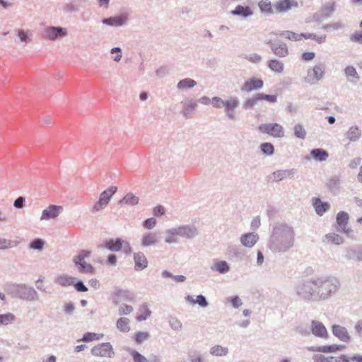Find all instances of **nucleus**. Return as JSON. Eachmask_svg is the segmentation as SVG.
<instances>
[{
    "mask_svg": "<svg viewBox=\"0 0 362 362\" xmlns=\"http://www.w3.org/2000/svg\"><path fill=\"white\" fill-rule=\"evenodd\" d=\"M294 241L293 227L287 223H276L272 228L267 246L274 254L282 255L293 247Z\"/></svg>",
    "mask_w": 362,
    "mask_h": 362,
    "instance_id": "obj_1",
    "label": "nucleus"
},
{
    "mask_svg": "<svg viewBox=\"0 0 362 362\" xmlns=\"http://www.w3.org/2000/svg\"><path fill=\"white\" fill-rule=\"evenodd\" d=\"M316 300L325 301L336 295L341 288L339 279L332 275L316 277Z\"/></svg>",
    "mask_w": 362,
    "mask_h": 362,
    "instance_id": "obj_2",
    "label": "nucleus"
},
{
    "mask_svg": "<svg viewBox=\"0 0 362 362\" xmlns=\"http://www.w3.org/2000/svg\"><path fill=\"white\" fill-rule=\"evenodd\" d=\"M6 291L12 298L26 301H35L38 300V294L35 289L25 284H8L6 287Z\"/></svg>",
    "mask_w": 362,
    "mask_h": 362,
    "instance_id": "obj_3",
    "label": "nucleus"
},
{
    "mask_svg": "<svg viewBox=\"0 0 362 362\" xmlns=\"http://www.w3.org/2000/svg\"><path fill=\"white\" fill-rule=\"evenodd\" d=\"M298 297L308 301H315L316 300V277L300 281L295 288Z\"/></svg>",
    "mask_w": 362,
    "mask_h": 362,
    "instance_id": "obj_4",
    "label": "nucleus"
},
{
    "mask_svg": "<svg viewBox=\"0 0 362 362\" xmlns=\"http://www.w3.org/2000/svg\"><path fill=\"white\" fill-rule=\"evenodd\" d=\"M117 187L115 186H110L104 190L99 197V199L94 204L93 209L95 211H99L103 209L109 203L112 197L116 193Z\"/></svg>",
    "mask_w": 362,
    "mask_h": 362,
    "instance_id": "obj_5",
    "label": "nucleus"
},
{
    "mask_svg": "<svg viewBox=\"0 0 362 362\" xmlns=\"http://www.w3.org/2000/svg\"><path fill=\"white\" fill-rule=\"evenodd\" d=\"M325 76V66L322 64L315 65L312 69H309L304 81L309 84H315L321 81Z\"/></svg>",
    "mask_w": 362,
    "mask_h": 362,
    "instance_id": "obj_6",
    "label": "nucleus"
},
{
    "mask_svg": "<svg viewBox=\"0 0 362 362\" xmlns=\"http://www.w3.org/2000/svg\"><path fill=\"white\" fill-rule=\"evenodd\" d=\"M259 130L264 134H269L275 138L284 136L283 127L278 123H265L259 126Z\"/></svg>",
    "mask_w": 362,
    "mask_h": 362,
    "instance_id": "obj_7",
    "label": "nucleus"
},
{
    "mask_svg": "<svg viewBox=\"0 0 362 362\" xmlns=\"http://www.w3.org/2000/svg\"><path fill=\"white\" fill-rule=\"evenodd\" d=\"M68 34L67 30L65 28L60 26H48L42 33V37L49 40H56L59 38L66 37Z\"/></svg>",
    "mask_w": 362,
    "mask_h": 362,
    "instance_id": "obj_8",
    "label": "nucleus"
},
{
    "mask_svg": "<svg viewBox=\"0 0 362 362\" xmlns=\"http://www.w3.org/2000/svg\"><path fill=\"white\" fill-rule=\"evenodd\" d=\"M90 353L94 356L112 358L115 355L114 349L110 342H103L93 346Z\"/></svg>",
    "mask_w": 362,
    "mask_h": 362,
    "instance_id": "obj_9",
    "label": "nucleus"
},
{
    "mask_svg": "<svg viewBox=\"0 0 362 362\" xmlns=\"http://www.w3.org/2000/svg\"><path fill=\"white\" fill-rule=\"evenodd\" d=\"M264 42L269 45L272 52L276 57L284 58L288 56V47L285 42H274L271 39L265 40Z\"/></svg>",
    "mask_w": 362,
    "mask_h": 362,
    "instance_id": "obj_10",
    "label": "nucleus"
},
{
    "mask_svg": "<svg viewBox=\"0 0 362 362\" xmlns=\"http://www.w3.org/2000/svg\"><path fill=\"white\" fill-rule=\"evenodd\" d=\"M299 4L296 0H279L274 4L276 13H284L293 8H298Z\"/></svg>",
    "mask_w": 362,
    "mask_h": 362,
    "instance_id": "obj_11",
    "label": "nucleus"
},
{
    "mask_svg": "<svg viewBox=\"0 0 362 362\" xmlns=\"http://www.w3.org/2000/svg\"><path fill=\"white\" fill-rule=\"evenodd\" d=\"M128 21V14L123 13L115 16L105 18L102 20V23L112 27H121L127 23Z\"/></svg>",
    "mask_w": 362,
    "mask_h": 362,
    "instance_id": "obj_12",
    "label": "nucleus"
},
{
    "mask_svg": "<svg viewBox=\"0 0 362 362\" xmlns=\"http://www.w3.org/2000/svg\"><path fill=\"white\" fill-rule=\"evenodd\" d=\"M310 334L315 337L327 339L329 337V334L327 328L322 322L317 320H312L310 324Z\"/></svg>",
    "mask_w": 362,
    "mask_h": 362,
    "instance_id": "obj_13",
    "label": "nucleus"
},
{
    "mask_svg": "<svg viewBox=\"0 0 362 362\" xmlns=\"http://www.w3.org/2000/svg\"><path fill=\"white\" fill-rule=\"evenodd\" d=\"M349 216V214L345 211H340L337 215V223L339 226V230H341L348 236H351L353 233V230L347 228L348 221Z\"/></svg>",
    "mask_w": 362,
    "mask_h": 362,
    "instance_id": "obj_14",
    "label": "nucleus"
},
{
    "mask_svg": "<svg viewBox=\"0 0 362 362\" xmlns=\"http://www.w3.org/2000/svg\"><path fill=\"white\" fill-rule=\"evenodd\" d=\"M113 298V303L117 305L119 301V298H122L124 300L133 302L135 300L134 294L129 290H123L119 288H115V291L112 294Z\"/></svg>",
    "mask_w": 362,
    "mask_h": 362,
    "instance_id": "obj_15",
    "label": "nucleus"
},
{
    "mask_svg": "<svg viewBox=\"0 0 362 362\" xmlns=\"http://www.w3.org/2000/svg\"><path fill=\"white\" fill-rule=\"evenodd\" d=\"M332 332L334 336L343 342L349 343L351 339V337L345 327L339 325H334L332 327Z\"/></svg>",
    "mask_w": 362,
    "mask_h": 362,
    "instance_id": "obj_16",
    "label": "nucleus"
},
{
    "mask_svg": "<svg viewBox=\"0 0 362 362\" xmlns=\"http://www.w3.org/2000/svg\"><path fill=\"white\" fill-rule=\"evenodd\" d=\"M177 233L179 236L191 239L197 235V229L192 225H185L175 228Z\"/></svg>",
    "mask_w": 362,
    "mask_h": 362,
    "instance_id": "obj_17",
    "label": "nucleus"
},
{
    "mask_svg": "<svg viewBox=\"0 0 362 362\" xmlns=\"http://www.w3.org/2000/svg\"><path fill=\"white\" fill-rule=\"evenodd\" d=\"M123 239L121 238H109L103 241L101 247L111 252H119L122 249Z\"/></svg>",
    "mask_w": 362,
    "mask_h": 362,
    "instance_id": "obj_18",
    "label": "nucleus"
},
{
    "mask_svg": "<svg viewBox=\"0 0 362 362\" xmlns=\"http://www.w3.org/2000/svg\"><path fill=\"white\" fill-rule=\"evenodd\" d=\"M62 210V207L61 206L51 204L42 211L40 219L49 220L59 216Z\"/></svg>",
    "mask_w": 362,
    "mask_h": 362,
    "instance_id": "obj_19",
    "label": "nucleus"
},
{
    "mask_svg": "<svg viewBox=\"0 0 362 362\" xmlns=\"http://www.w3.org/2000/svg\"><path fill=\"white\" fill-rule=\"evenodd\" d=\"M134 270L142 271L148 267V259L142 252L134 253Z\"/></svg>",
    "mask_w": 362,
    "mask_h": 362,
    "instance_id": "obj_20",
    "label": "nucleus"
},
{
    "mask_svg": "<svg viewBox=\"0 0 362 362\" xmlns=\"http://www.w3.org/2000/svg\"><path fill=\"white\" fill-rule=\"evenodd\" d=\"M259 240V236L255 233L243 234L240 238L242 245L246 247H252Z\"/></svg>",
    "mask_w": 362,
    "mask_h": 362,
    "instance_id": "obj_21",
    "label": "nucleus"
},
{
    "mask_svg": "<svg viewBox=\"0 0 362 362\" xmlns=\"http://www.w3.org/2000/svg\"><path fill=\"white\" fill-rule=\"evenodd\" d=\"M344 136L350 142H356L361 137V130L357 125H353L349 128Z\"/></svg>",
    "mask_w": 362,
    "mask_h": 362,
    "instance_id": "obj_22",
    "label": "nucleus"
},
{
    "mask_svg": "<svg viewBox=\"0 0 362 362\" xmlns=\"http://www.w3.org/2000/svg\"><path fill=\"white\" fill-rule=\"evenodd\" d=\"M295 174V169L279 170L272 173V178L274 181L279 182L287 177H293Z\"/></svg>",
    "mask_w": 362,
    "mask_h": 362,
    "instance_id": "obj_23",
    "label": "nucleus"
},
{
    "mask_svg": "<svg viewBox=\"0 0 362 362\" xmlns=\"http://www.w3.org/2000/svg\"><path fill=\"white\" fill-rule=\"evenodd\" d=\"M139 197L136 196L132 192H129L126 194L122 199H121L118 202V204L123 206V205H128V206H136L139 204Z\"/></svg>",
    "mask_w": 362,
    "mask_h": 362,
    "instance_id": "obj_24",
    "label": "nucleus"
},
{
    "mask_svg": "<svg viewBox=\"0 0 362 362\" xmlns=\"http://www.w3.org/2000/svg\"><path fill=\"white\" fill-rule=\"evenodd\" d=\"M262 86L263 81L261 79L252 78L244 83L243 86L242 87V90L250 92L255 89H259Z\"/></svg>",
    "mask_w": 362,
    "mask_h": 362,
    "instance_id": "obj_25",
    "label": "nucleus"
},
{
    "mask_svg": "<svg viewBox=\"0 0 362 362\" xmlns=\"http://www.w3.org/2000/svg\"><path fill=\"white\" fill-rule=\"evenodd\" d=\"M74 263L80 273L89 274H94L95 273L94 267L85 261L74 262Z\"/></svg>",
    "mask_w": 362,
    "mask_h": 362,
    "instance_id": "obj_26",
    "label": "nucleus"
},
{
    "mask_svg": "<svg viewBox=\"0 0 362 362\" xmlns=\"http://www.w3.org/2000/svg\"><path fill=\"white\" fill-rule=\"evenodd\" d=\"M158 242L156 233L149 232L144 234L141 238V245L143 247H149L155 245Z\"/></svg>",
    "mask_w": 362,
    "mask_h": 362,
    "instance_id": "obj_27",
    "label": "nucleus"
},
{
    "mask_svg": "<svg viewBox=\"0 0 362 362\" xmlns=\"http://www.w3.org/2000/svg\"><path fill=\"white\" fill-rule=\"evenodd\" d=\"M267 66L277 74H281L283 73L284 69V64L276 59H270L267 62Z\"/></svg>",
    "mask_w": 362,
    "mask_h": 362,
    "instance_id": "obj_28",
    "label": "nucleus"
},
{
    "mask_svg": "<svg viewBox=\"0 0 362 362\" xmlns=\"http://www.w3.org/2000/svg\"><path fill=\"white\" fill-rule=\"evenodd\" d=\"M230 13L233 16H239L243 18H247L251 16L253 14V12L249 6L238 5L233 11H231Z\"/></svg>",
    "mask_w": 362,
    "mask_h": 362,
    "instance_id": "obj_29",
    "label": "nucleus"
},
{
    "mask_svg": "<svg viewBox=\"0 0 362 362\" xmlns=\"http://www.w3.org/2000/svg\"><path fill=\"white\" fill-rule=\"evenodd\" d=\"M311 157L316 161H325L328 156V152L323 148H314L310 151Z\"/></svg>",
    "mask_w": 362,
    "mask_h": 362,
    "instance_id": "obj_30",
    "label": "nucleus"
},
{
    "mask_svg": "<svg viewBox=\"0 0 362 362\" xmlns=\"http://www.w3.org/2000/svg\"><path fill=\"white\" fill-rule=\"evenodd\" d=\"M183 107L182 113L185 117H190L192 112L196 110L197 107V101H192V100L185 101L183 103Z\"/></svg>",
    "mask_w": 362,
    "mask_h": 362,
    "instance_id": "obj_31",
    "label": "nucleus"
},
{
    "mask_svg": "<svg viewBox=\"0 0 362 362\" xmlns=\"http://www.w3.org/2000/svg\"><path fill=\"white\" fill-rule=\"evenodd\" d=\"M76 280V278L71 276H69L67 274H62L59 275L54 280V282L62 286L66 287L69 286H72L74 284V281Z\"/></svg>",
    "mask_w": 362,
    "mask_h": 362,
    "instance_id": "obj_32",
    "label": "nucleus"
},
{
    "mask_svg": "<svg viewBox=\"0 0 362 362\" xmlns=\"http://www.w3.org/2000/svg\"><path fill=\"white\" fill-rule=\"evenodd\" d=\"M323 242L338 245L343 243L344 238L337 233H330L325 235L323 239Z\"/></svg>",
    "mask_w": 362,
    "mask_h": 362,
    "instance_id": "obj_33",
    "label": "nucleus"
},
{
    "mask_svg": "<svg viewBox=\"0 0 362 362\" xmlns=\"http://www.w3.org/2000/svg\"><path fill=\"white\" fill-rule=\"evenodd\" d=\"M336 10V6L335 2L332 1H329L325 4V5L322 6L321 9V12L323 13L324 18H326V19H328L331 17L332 13Z\"/></svg>",
    "mask_w": 362,
    "mask_h": 362,
    "instance_id": "obj_34",
    "label": "nucleus"
},
{
    "mask_svg": "<svg viewBox=\"0 0 362 362\" xmlns=\"http://www.w3.org/2000/svg\"><path fill=\"white\" fill-rule=\"evenodd\" d=\"M151 315V311L148 308V305L146 303L142 304L138 312V315L136 319L141 322L146 320L150 315Z\"/></svg>",
    "mask_w": 362,
    "mask_h": 362,
    "instance_id": "obj_35",
    "label": "nucleus"
},
{
    "mask_svg": "<svg viewBox=\"0 0 362 362\" xmlns=\"http://www.w3.org/2000/svg\"><path fill=\"white\" fill-rule=\"evenodd\" d=\"M196 85V81L190 78H185L177 83V88L179 90H187L194 88Z\"/></svg>",
    "mask_w": 362,
    "mask_h": 362,
    "instance_id": "obj_36",
    "label": "nucleus"
},
{
    "mask_svg": "<svg viewBox=\"0 0 362 362\" xmlns=\"http://www.w3.org/2000/svg\"><path fill=\"white\" fill-rule=\"evenodd\" d=\"M279 35L291 41H300L303 39L302 33H297L291 30L282 31Z\"/></svg>",
    "mask_w": 362,
    "mask_h": 362,
    "instance_id": "obj_37",
    "label": "nucleus"
},
{
    "mask_svg": "<svg viewBox=\"0 0 362 362\" xmlns=\"http://www.w3.org/2000/svg\"><path fill=\"white\" fill-rule=\"evenodd\" d=\"M116 327L122 332H128L130 330L129 320L127 317L119 318Z\"/></svg>",
    "mask_w": 362,
    "mask_h": 362,
    "instance_id": "obj_38",
    "label": "nucleus"
},
{
    "mask_svg": "<svg viewBox=\"0 0 362 362\" xmlns=\"http://www.w3.org/2000/svg\"><path fill=\"white\" fill-rule=\"evenodd\" d=\"M316 213L318 215H322L329 209V204L327 202H322L320 199H316L314 203Z\"/></svg>",
    "mask_w": 362,
    "mask_h": 362,
    "instance_id": "obj_39",
    "label": "nucleus"
},
{
    "mask_svg": "<svg viewBox=\"0 0 362 362\" xmlns=\"http://www.w3.org/2000/svg\"><path fill=\"white\" fill-rule=\"evenodd\" d=\"M177 230L175 228H173L170 229H168L165 231L166 237L165 238V242L166 243H178V238L177 236L178 235L176 233Z\"/></svg>",
    "mask_w": 362,
    "mask_h": 362,
    "instance_id": "obj_40",
    "label": "nucleus"
},
{
    "mask_svg": "<svg viewBox=\"0 0 362 362\" xmlns=\"http://www.w3.org/2000/svg\"><path fill=\"white\" fill-rule=\"evenodd\" d=\"M258 6L262 13L266 14H272L274 13L271 1L269 0H261Z\"/></svg>",
    "mask_w": 362,
    "mask_h": 362,
    "instance_id": "obj_41",
    "label": "nucleus"
},
{
    "mask_svg": "<svg viewBox=\"0 0 362 362\" xmlns=\"http://www.w3.org/2000/svg\"><path fill=\"white\" fill-rule=\"evenodd\" d=\"M293 134L296 138L300 140H304L307 135L305 129L301 124L299 123L294 125Z\"/></svg>",
    "mask_w": 362,
    "mask_h": 362,
    "instance_id": "obj_42",
    "label": "nucleus"
},
{
    "mask_svg": "<svg viewBox=\"0 0 362 362\" xmlns=\"http://www.w3.org/2000/svg\"><path fill=\"white\" fill-rule=\"evenodd\" d=\"M19 244L17 240H8L0 237V250H6L16 247Z\"/></svg>",
    "mask_w": 362,
    "mask_h": 362,
    "instance_id": "obj_43",
    "label": "nucleus"
},
{
    "mask_svg": "<svg viewBox=\"0 0 362 362\" xmlns=\"http://www.w3.org/2000/svg\"><path fill=\"white\" fill-rule=\"evenodd\" d=\"M103 334H99L95 332H86L83 337L79 340L83 342H90L95 340H99L103 337Z\"/></svg>",
    "mask_w": 362,
    "mask_h": 362,
    "instance_id": "obj_44",
    "label": "nucleus"
},
{
    "mask_svg": "<svg viewBox=\"0 0 362 362\" xmlns=\"http://www.w3.org/2000/svg\"><path fill=\"white\" fill-rule=\"evenodd\" d=\"M344 74L346 77L349 79L350 78H353L355 79L354 82H357L359 81L360 77L356 70V69L353 66H348L344 69Z\"/></svg>",
    "mask_w": 362,
    "mask_h": 362,
    "instance_id": "obj_45",
    "label": "nucleus"
},
{
    "mask_svg": "<svg viewBox=\"0 0 362 362\" xmlns=\"http://www.w3.org/2000/svg\"><path fill=\"white\" fill-rule=\"evenodd\" d=\"M45 241L41 238H35L33 240L30 244L29 247L34 250L41 251L43 250Z\"/></svg>",
    "mask_w": 362,
    "mask_h": 362,
    "instance_id": "obj_46",
    "label": "nucleus"
},
{
    "mask_svg": "<svg viewBox=\"0 0 362 362\" xmlns=\"http://www.w3.org/2000/svg\"><path fill=\"white\" fill-rule=\"evenodd\" d=\"M212 271L218 272L220 274L226 273V261H217L211 267Z\"/></svg>",
    "mask_w": 362,
    "mask_h": 362,
    "instance_id": "obj_47",
    "label": "nucleus"
},
{
    "mask_svg": "<svg viewBox=\"0 0 362 362\" xmlns=\"http://www.w3.org/2000/svg\"><path fill=\"white\" fill-rule=\"evenodd\" d=\"M345 346L343 345H327L320 346V352L322 353H333L343 349Z\"/></svg>",
    "mask_w": 362,
    "mask_h": 362,
    "instance_id": "obj_48",
    "label": "nucleus"
},
{
    "mask_svg": "<svg viewBox=\"0 0 362 362\" xmlns=\"http://www.w3.org/2000/svg\"><path fill=\"white\" fill-rule=\"evenodd\" d=\"M15 320V315L11 313L0 314V325H7Z\"/></svg>",
    "mask_w": 362,
    "mask_h": 362,
    "instance_id": "obj_49",
    "label": "nucleus"
},
{
    "mask_svg": "<svg viewBox=\"0 0 362 362\" xmlns=\"http://www.w3.org/2000/svg\"><path fill=\"white\" fill-rule=\"evenodd\" d=\"M129 353L132 356L134 362H148L147 358L135 349H129Z\"/></svg>",
    "mask_w": 362,
    "mask_h": 362,
    "instance_id": "obj_50",
    "label": "nucleus"
},
{
    "mask_svg": "<svg viewBox=\"0 0 362 362\" xmlns=\"http://www.w3.org/2000/svg\"><path fill=\"white\" fill-rule=\"evenodd\" d=\"M344 28V25L341 22H334L332 23L325 24L322 26V29L325 30H339Z\"/></svg>",
    "mask_w": 362,
    "mask_h": 362,
    "instance_id": "obj_51",
    "label": "nucleus"
},
{
    "mask_svg": "<svg viewBox=\"0 0 362 362\" xmlns=\"http://www.w3.org/2000/svg\"><path fill=\"white\" fill-rule=\"evenodd\" d=\"M296 332L303 337H308L310 334V326L308 327L305 325H299L296 328Z\"/></svg>",
    "mask_w": 362,
    "mask_h": 362,
    "instance_id": "obj_52",
    "label": "nucleus"
},
{
    "mask_svg": "<svg viewBox=\"0 0 362 362\" xmlns=\"http://www.w3.org/2000/svg\"><path fill=\"white\" fill-rule=\"evenodd\" d=\"M150 337L148 332H138L134 335V340L137 344H141Z\"/></svg>",
    "mask_w": 362,
    "mask_h": 362,
    "instance_id": "obj_53",
    "label": "nucleus"
},
{
    "mask_svg": "<svg viewBox=\"0 0 362 362\" xmlns=\"http://www.w3.org/2000/svg\"><path fill=\"white\" fill-rule=\"evenodd\" d=\"M90 253L91 252L89 250H81V251H79L78 254L74 257L73 262L85 261V258L90 257Z\"/></svg>",
    "mask_w": 362,
    "mask_h": 362,
    "instance_id": "obj_54",
    "label": "nucleus"
},
{
    "mask_svg": "<svg viewBox=\"0 0 362 362\" xmlns=\"http://www.w3.org/2000/svg\"><path fill=\"white\" fill-rule=\"evenodd\" d=\"M210 354L214 356H223L226 354V348L221 346H214L210 350Z\"/></svg>",
    "mask_w": 362,
    "mask_h": 362,
    "instance_id": "obj_55",
    "label": "nucleus"
},
{
    "mask_svg": "<svg viewBox=\"0 0 362 362\" xmlns=\"http://www.w3.org/2000/svg\"><path fill=\"white\" fill-rule=\"evenodd\" d=\"M327 185L330 189H337L340 185L339 178L337 176L330 177L327 183Z\"/></svg>",
    "mask_w": 362,
    "mask_h": 362,
    "instance_id": "obj_56",
    "label": "nucleus"
},
{
    "mask_svg": "<svg viewBox=\"0 0 362 362\" xmlns=\"http://www.w3.org/2000/svg\"><path fill=\"white\" fill-rule=\"evenodd\" d=\"M259 100H260V99H259V98H258V93H257L255 95H254L252 98H248L245 101V103L244 104V107L246 109L252 108L257 104V103Z\"/></svg>",
    "mask_w": 362,
    "mask_h": 362,
    "instance_id": "obj_57",
    "label": "nucleus"
},
{
    "mask_svg": "<svg viewBox=\"0 0 362 362\" xmlns=\"http://www.w3.org/2000/svg\"><path fill=\"white\" fill-rule=\"evenodd\" d=\"M262 151L267 155H272L274 152V146L270 143H264L261 145Z\"/></svg>",
    "mask_w": 362,
    "mask_h": 362,
    "instance_id": "obj_58",
    "label": "nucleus"
},
{
    "mask_svg": "<svg viewBox=\"0 0 362 362\" xmlns=\"http://www.w3.org/2000/svg\"><path fill=\"white\" fill-rule=\"evenodd\" d=\"M211 105H213V107L216 108H221L223 107H226V101H224L221 98L214 97L211 99Z\"/></svg>",
    "mask_w": 362,
    "mask_h": 362,
    "instance_id": "obj_59",
    "label": "nucleus"
},
{
    "mask_svg": "<svg viewBox=\"0 0 362 362\" xmlns=\"http://www.w3.org/2000/svg\"><path fill=\"white\" fill-rule=\"evenodd\" d=\"M169 325L170 327L175 331L181 329L182 327V322L175 317H172L169 320Z\"/></svg>",
    "mask_w": 362,
    "mask_h": 362,
    "instance_id": "obj_60",
    "label": "nucleus"
},
{
    "mask_svg": "<svg viewBox=\"0 0 362 362\" xmlns=\"http://www.w3.org/2000/svg\"><path fill=\"white\" fill-rule=\"evenodd\" d=\"M230 303L235 309L240 308L243 303L242 299L238 296H232L230 299Z\"/></svg>",
    "mask_w": 362,
    "mask_h": 362,
    "instance_id": "obj_61",
    "label": "nucleus"
},
{
    "mask_svg": "<svg viewBox=\"0 0 362 362\" xmlns=\"http://www.w3.org/2000/svg\"><path fill=\"white\" fill-rule=\"evenodd\" d=\"M157 223V221L155 218H148L144 220V221L142 223V226L144 228L146 229H152L153 228Z\"/></svg>",
    "mask_w": 362,
    "mask_h": 362,
    "instance_id": "obj_62",
    "label": "nucleus"
},
{
    "mask_svg": "<svg viewBox=\"0 0 362 362\" xmlns=\"http://www.w3.org/2000/svg\"><path fill=\"white\" fill-rule=\"evenodd\" d=\"M72 286H74L75 289L78 292H86L88 291L87 286L84 284L83 281L80 279L76 282L74 281V284Z\"/></svg>",
    "mask_w": 362,
    "mask_h": 362,
    "instance_id": "obj_63",
    "label": "nucleus"
},
{
    "mask_svg": "<svg viewBox=\"0 0 362 362\" xmlns=\"http://www.w3.org/2000/svg\"><path fill=\"white\" fill-rule=\"evenodd\" d=\"M350 40L353 42H356L362 45V32L356 31L350 36Z\"/></svg>",
    "mask_w": 362,
    "mask_h": 362,
    "instance_id": "obj_64",
    "label": "nucleus"
}]
</instances>
